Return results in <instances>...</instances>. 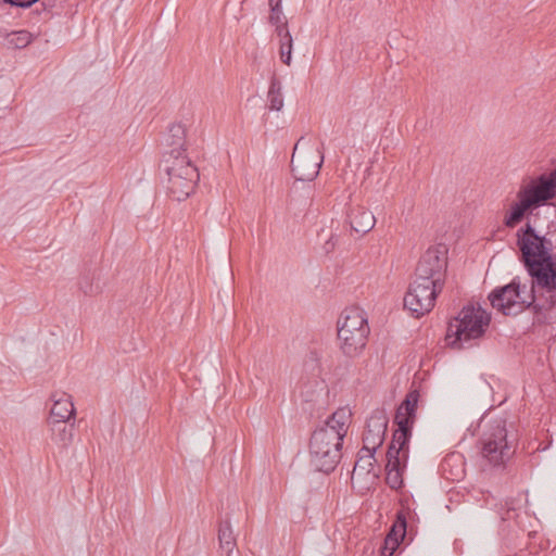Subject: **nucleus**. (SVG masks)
Returning a JSON list of instances; mask_svg holds the SVG:
<instances>
[{
  "label": "nucleus",
  "instance_id": "12",
  "mask_svg": "<svg viewBox=\"0 0 556 556\" xmlns=\"http://www.w3.org/2000/svg\"><path fill=\"white\" fill-rule=\"evenodd\" d=\"M270 14L268 21L276 26V33L280 38V59L286 65H290L292 37L288 29L287 20L282 12V0H268Z\"/></svg>",
  "mask_w": 556,
  "mask_h": 556
},
{
  "label": "nucleus",
  "instance_id": "16",
  "mask_svg": "<svg viewBox=\"0 0 556 556\" xmlns=\"http://www.w3.org/2000/svg\"><path fill=\"white\" fill-rule=\"evenodd\" d=\"M369 328L366 312L358 306L346 307L340 315L337 323V331L345 330L348 332L361 331Z\"/></svg>",
  "mask_w": 556,
  "mask_h": 556
},
{
  "label": "nucleus",
  "instance_id": "10",
  "mask_svg": "<svg viewBox=\"0 0 556 556\" xmlns=\"http://www.w3.org/2000/svg\"><path fill=\"white\" fill-rule=\"evenodd\" d=\"M440 283L434 289L427 288L425 285H410L404 296V307L410 312L415 318H419L429 313L438 295L442 292Z\"/></svg>",
  "mask_w": 556,
  "mask_h": 556
},
{
  "label": "nucleus",
  "instance_id": "33",
  "mask_svg": "<svg viewBox=\"0 0 556 556\" xmlns=\"http://www.w3.org/2000/svg\"><path fill=\"white\" fill-rule=\"evenodd\" d=\"M551 324L555 323L556 321V308L554 309V312L551 313Z\"/></svg>",
  "mask_w": 556,
  "mask_h": 556
},
{
  "label": "nucleus",
  "instance_id": "7",
  "mask_svg": "<svg viewBox=\"0 0 556 556\" xmlns=\"http://www.w3.org/2000/svg\"><path fill=\"white\" fill-rule=\"evenodd\" d=\"M446 253L447 248L444 244L429 248L421 255L415 269V279L410 285H425L427 288L434 289L440 283L443 288L447 266Z\"/></svg>",
  "mask_w": 556,
  "mask_h": 556
},
{
  "label": "nucleus",
  "instance_id": "1",
  "mask_svg": "<svg viewBox=\"0 0 556 556\" xmlns=\"http://www.w3.org/2000/svg\"><path fill=\"white\" fill-rule=\"evenodd\" d=\"M419 391L409 390L395 410V429L386 453V482L390 489L401 491L404 486V472L409 458V444L419 401Z\"/></svg>",
  "mask_w": 556,
  "mask_h": 556
},
{
  "label": "nucleus",
  "instance_id": "21",
  "mask_svg": "<svg viewBox=\"0 0 556 556\" xmlns=\"http://www.w3.org/2000/svg\"><path fill=\"white\" fill-rule=\"evenodd\" d=\"M167 176H182L186 178H190L193 180L200 179V174L198 168L192 164V162L186 156L181 155V152L175 155V160L172 166H167L165 169Z\"/></svg>",
  "mask_w": 556,
  "mask_h": 556
},
{
  "label": "nucleus",
  "instance_id": "15",
  "mask_svg": "<svg viewBox=\"0 0 556 556\" xmlns=\"http://www.w3.org/2000/svg\"><path fill=\"white\" fill-rule=\"evenodd\" d=\"M370 328H366V331L348 332L346 329L337 331V338L339 341V349L342 354L350 358L359 357L366 349Z\"/></svg>",
  "mask_w": 556,
  "mask_h": 556
},
{
  "label": "nucleus",
  "instance_id": "13",
  "mask_svg": "<svg viewBox=\"0 0 556 556\" xmlns=\"http://www.w3.org/2000/svg\"><path fill=\"white\" fill-rule=\"evenodd\" d=\"M304 138L301 137L295 143L292 159H291V172L293 177L300 181H313L319 174L320 167L324 163V153L321 150H317L316 153L311 152L303 157H295V151L299 143Z\"/></svg>",
  "mask_w": 556,
  "mask_h": 556
},
{
  "label": "nucleus",
  "instance_id": "20",
  "mask_svg": "<svg viewBox=\"0 0 556 556\" xmlns=\"http://www.w3.org/2000/svg\"><path fill=\"white\" fill-rule=\"evenodd\" d=\"M78 288L88 296L100 293L102 291L100 269L97 266H86L78 279Z\"/></svg>",
  "mask_w": 556,
  "mask_h": 556
},
{
  "label": "nucleus",
  "instance_id": "28",
  "mask_svg": "<svg viewBox=\"0 0 556 556\" xmlns=\"http://www.w3.org/2000/svg\"><path fill=\"white\" fill-rule=\"evenodd\" d=\"M376 453H368V452H358L357 453V460L355 463V468L358 467L366 472H370V470L374 467V464L377 462L375 458Z\"/></svg>",
  "mask_w": 556,
  "mask_h": 556
},
{
  "label": "nucleus",
  "instance_id": "4",
  "mask_svg": "<svg viewBox=\"0 0 556 556\" xmlns=\"http://www.w3.org/2000/svg\"><path fill=\"white\" fill-rule=\"evenodd\" d=\"M491 323V314L480 305H465L447 325L446 341L452 349H466L471 341L482 338Z\"/></svg>",
  "mask_w": 556,
  "mask_h": 556
},
{
  "label": "nucleus",
  "instance_id": "11",
  "mask_svg": "<svg viewBox=\"0 0 556 556\" xmlns=\"http://www.w3.org/2000/svg\"><path fill=\"white\" fill-rule=\"evenodd\" d=\"M389 418L383 408L375 409L366 421L361 452L376 453L388 432Z\"/></svg>",
  "mask_w": 556,
  "mask_h": 556
},
{
  "label": "nucleus",
  "instance_id": "6",
  "mask_svg": "<svg viewBox=\"0 0 556 556\" xmlns=\"http://www.w3.org/2000/svg\"><path fill=\"white\" fill-rule=\"evenodd\" d=\"M488 299L491 306L505 316H517L526 311L533 314V307L528 305L527 285H522L518 276L508 283L494 288Z\"/></svg>",
  "mask_w": 556,
  "mask_h": 556
},
{
  "label": "nucleus",
  "instance_id": "26",
  "mask_svg": "<svg viewBox=\"0 0 556 556\" xmlns=\"http://www.w3.org/2000/svg\"><path fill=\"white\" fill-rule=\"evenodd\" d=\"M167 143L173 147L172 154H178L186 150V128L181 124H174L169 127Z\"/></svg>",
  "mask_w": 556,
  "mask_h": 556
},
{
  "label": "nucleus",
  "instance_id": "5",
  "mask_svg": "<svg viewBox=\"0 0 556 556\" xmlns=\"http://www.w3.org/2000/svg\"><path fill=\"white\" fill-rule=\"evenodd\" d=\"M507 428L506 419L490 420L481 439V455L493 466L504 465L516 452L518 434L514 425Z\"/></svg>",
  "mask_w": 556,
  "mask_h": 556
},
{
  "label": "nucleus",
  "instance_id": "24",
  "mask_svg": "<svg viewBox=\"0 0 556 556\" xmlns=\"http://www.w3.org/2000/svg\"><path fill=\"white\" fill-rule=\"evenodd\" d=\"M218 542L219 548L226 556H230L233 548L236 547V539L231 529L230 520L228 515L225 519H222L218 525Z\"/></svg>",
  "mask_w": 556,
  "mask_h": 556
},
{
  "label": "nucleus",
  "instance_id": "25",
  "mask_svg": "<svg viewBox=\"0 0 556 556\" xmlns=\"http://www.w3.org/2000/svg\"><path fill=\"white\" fill-rule=\"evenodd\" d=\"M281 90H282L281 80L274 72L269 78V88H268V92H267L269 110L280 111L282 109L283 97H282Z\"/></svg>",
  "mask_w": 556,
  "mask_h": 556
},
{
  "label": "nucleus",
  "instance_id": "3",
  "mask_svg": "<svg viewBox=\"0 0 556 556\" xmlns=\"http://www.w3.org/2000/svg\"><path fill=\"white\" fill-rule=\"evenodd\" d=\"M530 277L529 303L534 325H551L556 309V258L520 261Z\"/></svg>",
  "mask_w": 556,
  "mask_h": 556
},
{
  "label": "nucleus",
  "instance_id": "2",
  "mask_svg": "<svg viewBox=\"0 0 556 556\" xmlns=\"http://www.w3.org/2000/svg\"><path fill=\"white\" fill-rule=\"evenodd\" d=\"M351 419V409L340 407L312 432L308 447L311 463L316 470L330 473L336 469Z\"/></svg>",
  "mask_w": 556,
  "mask_h": 556
},
{
  "label": "nucleus",
  "instance_id": "30",
  "mask_svg": "<svg viewBox=\"0 0 556 556\" xmlns=\"http://www.w3.org/2000/svg\"><path fill=\"white\" fill-rule=\"evenodd\" d=\"M3 3L9 4L11 7H18V8H29L34 3H36L38 0H2Z\"/></svg>",
  "mask_w": 556,
  "mask_h": 556
},
{
  "label": "nucleus",
  "instance_id": "14",
  "mask_svg": "<svg viewBox=\"0 0 556 556\" xmlns=\"http://www.w3.org/2000/svg\"><path fill=\"white\" fill-rule=\"evenodd\" d=\"M410 510L401 509L396 511L395 519L390 527L387 536L379 552L380 556H393L401 547L408 534V515Z\"/></svg>",
  "mask_w": 556,
  "mask_h": 556
},
{
  "label": "nucleus",
  "instance_id": "32",
  "mask_svg": "<svg viewBox=\"0 0 556 556\" xmlns=\"http://www.w3.org/2000/svg\"><path fill=\"white\" fill-rule=\"evenodd\" d=\"M459 458V455L452 454L444 459V464H448L451 460Z\"/></svg>",
  "mask_w": 556,
  "mask_h": 556
},
{
  "label": "nucleus",
  "instance_id": "27",
  "mask_svg": "<svg viewBox=\"0 0 556 556\" xmlns=\"http://www.w3.org/2000/svg\"><path fill=\"white\" fill-rule=\"evenodd\" d=\"M31 34L27 30L13 31L8 36L10 46L16 49H23L31 41Z\"/></svg>",
  "mask_w": 556,
  "mask_h": 556
},
{
  "label": "nucleus",
  "instance_id": "23",
  "mask_svg": "<svg viewBox=\"0 0 556 556\" xmlns=\"http://www.w3.org/2000/svg\"><path fill=\"white\" fill-rule=\"evenodd\" d=\"M53 439L61 443L63 446H67L74 437V422L68 424L65 419H53L49 420Z\"/></svg>",
  "mask_w": 556,
  "mask_h": 556
},
{
  "label": "nucleus",
  "instance_id": "29",
  "mask_svg": "<svg viewBox=\"0 0 556 556\" xmlns=\"http://www.w3.org/2000/svg\"><path fill=\"white\" fill-rule=\"evenodd\" d=\"M498 515L503 521L511 520L518 517L514 500H507L504 504L500 505Z\"/></svg>",
  "mask_w": 556,
  "mask_h": 556
},
{
  "label": "nucleus",
  "instance_id": "8",
  "mask_svg": "<svg viewBox=\"0 0 556 556\" xmlns=\"http://www.w3.org/2000/svg\"><path fill=\"white\" fill-rule=\"evenodd\" d=\"M516 238L519 261L556 258L552 240L539 235L530 222L517 230Z\"/></svg>",
  "mask_w": 556,
  "mask_h": 556
},
{
  "label": "nucleus",
  "instance_id": "19",
  "mask_svg": "<svg viewBox=\"0 0 556 556\" xmlns=\"http://www.w3.org/2000/svg\"><path fill=\"white\" fill-rule=\"evenodd\" d=\"M53 406L50 412L49 420L65 419L70 421L75 417L76 409L72 396L65 392H55L51 395Z\"/></svg>",
  "mask_w": 556,
  "mask_h": 556
},
{
  "label": "nucleus",
  "instance_id": "18",
  "mask_svg": "<svg viewBox=\"0 0 556 556\" xmlns=\"http://www.w3.org/2000/svg\"><path fill=\"white\" fill-rule=\"evenodd\" d=\"M348 219L351 229L361 236L369 232L376 224L374 214L363 206L352 207L348 214Z\"/></svg>",
  "mask_w": 556,
  "mask_h": 556
},
{
  "label": "nucleus",
  "instance_id": "9",
  "mask_svg": "<svg viewBox=\"0 0 556 556\" xmlns=\"http://www.w3.org/2000/svg\"><path fill=\"white\" fill-rule=\"evenodd\" d=\"M528 204L533 208L546 205L556 197V169L551 175H540L518 191Z\"/></svg>",
  "mask_w": 556,
  "mask_h": 556
},
{
  "label": "nucleus",
  "instance_id": "31",
  "mask_svg": "<svg viewBox=\"0 0 556 556\" xmlns=\"http://www.w3.org/2000/svg\"><path fill=\"white\" fill-rule=\"evenodd\" d=\"M338 241V238H334L333 236L330 237L329 240L326 241L324 249L327 253L332 251L334 249L336 242Z\"/></svg>",
  "mask_w": 556,
  "mask_h": 556
},
{
  "label": "nucleus",
  "instance_id": "22",
  "mask_svg": "<svg viewBox=\"0 0 556 556\" xmlns=\"http://www.w3.org/2000/svg\"><path fill=\"white\" fill-rule=\"evenodd\" d=\"M533 208L528 204V202L521 197L517 194V201L514 202L504 217V225L507 228H514L518 224H520L523 218L531 214Z\"/></svg>",
  "mask_w": 556,
  "mask_h": 556
},
{
  "label": "nucleus",
  "instance_id": "17",
  "mask_svg": "<svg viewBox=\"0 0 556 556\" xmlns=\"http://www.w3.org/2000/svg\"><path fill=\"white\" fill-rule=\"evenodd\" d=\"M198 181L177 175L168 176L167 194L174 201H185L193 193Z\"/></svg>",
  "mask_w": 556,
  "mask_h": 556
}]
</instances>
